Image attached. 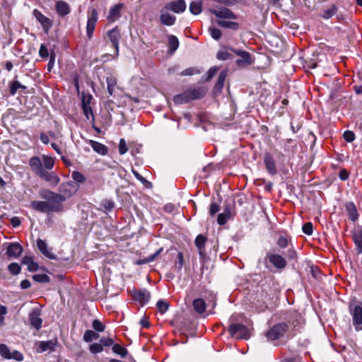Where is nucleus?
<instances>
[{"mask_svg": "<svg viewBox=\"0 0 362 362\" xmlns=\"http://www.w3.org/2000/svg\"><path fill=\"white\" fill-rule=\"evenodd\" d=\"M211 13L215 15L218 18L217 24L224 28H228L232 30H238L239 25L236 22L226 21L228 20H236V15L229 8H222L219 10L213 9L211 10Z\"/></svg>", "mask_w": 362, "mask_h": 362, "instance_id": "1", "label": "nucleus"}, {"mask_svg": "<svg viewBox=\"0 0 362 362\" xmlns=\"http://www.w3.org/2000/svg\"><path fill=\"white\" fill-rule=\"evenodd\" d=\"M288 329V325L286 322H279L272 326L265 333L268 341H272L283 337Z\"/></svg>", "mask_w": 362, "mask_h": 362, "instance_id": "2", "label": "nucleus"}, {"mask_svg": "<svg viewBox=\"0 0 362 362\" xmlns=\"http://www.w3.org/2000/svg\"><path fill=\"white\" fill-rule=\"evenodd\" d=\"M30 206L34 210L41 213L60 212L63 210V205H53L45 201H33Z\"/></svg>", "mask_w": 362, "mask_h": 362, "instance_id": "3", "label": "nucleus"}, {"mask_svg": "<svg viewBox=\"0 0 362 362\" xmlns=\"http://www.w3.org/2000/svg\"><path fill=\"white\" fill-rule=\"evenodd\" d=\"M228 329L230 336L235 339H248L250 337V329L243 324L232 323Z\"/></svg>", "mask_w": 362, "mask_h": 362, "instance_id": "4", "label": "nucleus"}, {"mask_svg": "<svg viewBox=\"0 0 362 362\" xmlns=\"http://www.w3.org/2000/svg\"><path fill=\"white\" fill-rule=\"evenodd\" d=\"M39 194L42 199L47 200V202L51 203L53 205H62V203L65 201L64 197L48 189L41 190Z\"/></svg>", "mask_w": 362, "mask_h": 362, "instance_id": "5", "label": "nucleus"}, {"mask_svg": "<svg viewBox=\"0 0 362 362\" xmlns=\"http://www.w3.org/2000/svg\"><path fill=\"white\" fill-rule=\"evenodd\" d=\"M267 262H270L274 267L278 269H284L286 267V260L280 255L267 253L264 259L265 266L267 269L269 267L267 264Z\"/></svg>", "mask_w": 362, "mask_h": 362, "instance_id": "6", "label": "nucleus"}, {"mask_svg": "<svg viewBox=\"0 0 362 362\" xmlns=\"http://www.w3.org/2000/svg\"><path fill=\"white\" fill-rule=\"evenodd\" d=\"M350 314L352 317L353 325L356 331L362 330V307L361 305L350 306Z\"/></svg>", "mask_w": 362, "mask_h": 362, "instance_id": "7", "label": "nucleus"}, {"mask_svg": "<svg viewBox=\"0 0 362 362\" xmlns=\"http://www.w3.org/2000/svg\"><path fill=\"white\" fill-rule=\"evenodd\" d=\"M98 20V13L96 9L93 8L90 11V14L88 16L87 23H86V35L87 37L90 40L94 33L95 25Z\"/></svg>", "mask_w": 362, "mask_h": 362, "instance_id": "8", "label": "nucleus"}, {"mask_svg": "<svg viewBox=\"0 0 362 362\" xmlns=\"http://www.w3.org/2000/svg\"><path fill=\"white\" fill-rule=\"evenodd\" d=\"M107 36L112 43V46L115 49V56L117 57L119 54V44L121 39V33L118 27L116 26L112 30H110L107 33Z\"/></svg>", "mask_w": 362, "mask_h": 362, "instance_id": "9", "label": "nucleus"}, {"mask_svg": "<svg viewBox=\"0 0 362 362\" xmlns=\"http://www.w3.org/2000/svg\"><path fill=\"white\" fill-rule=\"evenodd\" d=\"M33 14L36 18V20L42 25L45 33H47L52 26V21L49 18L46 17L45 15H43L37 9H34L33 11Z\"/></svg>", "mask_w": 362, "mask_h": 362, "instance_id": "10", "label": "nucleus"}, {"mask_svg": "<svg viewBox=\"0 0 362 362\" xmlns=\"http://www.w3.org/2000/svg\"><path fill=\"white\" fill-rule=\"evenodd\" d=\"M164 7L166 11H172L175 13H181L186 10L187 5L185 0H175L167 3Z\"/></svg>", "mask_w": 362, "mask_h": 362, "instance_id": "11", "label": "nucleus"}, {"mask_svg": "<svg viewBox=\"0 0 362 362\" xmlns=\"http://www.w3.org/2000/svg\"><path fill=\"white\" fill-rule=\"evenodd\" d=\"M37 175L40 178L50 182L52 185H57L59 182V177L54 172L42 168Z\"/></svg>", "mask_w": 362, "mask_h": 362, "instance_id": "12", "label": "nucleus"}, {"mask_svg": "<svg viewBox=\"0 0 362 362\" xmlns=\"http://www.w3.org/2000/svg\"><path fill=\"white\" fill-rule=\"evenodd\" d=\"M38 346L37 347V353H43L45 351H54L55 350V346L57 344V339H54L48 341H39Z\"/></svg>", "mask_w": 362, "mask_h": 362, "instance_id": "13", "label": "nucleus"}, {"mask_svg": "<svg viewBox=\"0 0 362 362\" xmlns=\"http://www.w3.org/2000/svg\"><path fill=\"white\" fill-rule=\"evenodd\" d=\"M29 321L31 326L37 330L41 328L42 320L40 317V311L39 309L35 308L29 313Z\"/></svg>", "mask_w": 362, "mask_h": 362, "instance_id": "14", "label": "nucleus"}, {"mask_svg": "<svg viewBox=\"0 0 362 362\" xmlns=\"http://www.w3.org/2000/svg\"><path fill=\"white\" fill-rule=\"evenodd\" d=\"M23 251V249L19 243H11L7 247L6 255L9 258L16 259L21 255Z\"/></svg>", "mask_w": 362, "mask_h": 362, "instance_id": "15", "label": "nucleus"}, {"mask_svg": "<svg viewBox=\"0 0 362 362\" xmlns=\"http://www.w3.org/2000/svg\"><path fill=\"white\" fill-rule=\"evenodd\" d=\"M133 297L140 304L145 305L149 301L151 295L148 291L143 289L134 291Z\"/></svg>", "mask_w": 362, "mask_h": 362, "instance_id": "16", "label": "nucleus"}, {"mask_svg": "<svg viewBox=\"0 0 362 362\" xmlns=\"http://www.w3.org/2000/svg\"><path fill=\"white\" fill-rule=\"evenodd\" d=\"M168 11L165 8L160 11V21L162 24L171 26L175 23L176 17Z\"/></svg>", "mask_w": 362, "mask_h": 362, "instance_id": "17", "label": "nucleus"}, {"mask_svg": "<svg viewBox=\"0 0 362 362\" xmlns=\"http://www.w3.org/2000/svg\"><path fill=\"white\" fill-rule=\"evenodd\" d=\"M55 9L58 15L61 17H64L71 12V8L69 4L62 0L56 2Z\"/></svg>", "mask_w": 362, "mask_h": 362, "instance_id": "18", "label": "nucleus"}, {"mask_svg": "<svg viewBox=\"0 0 362 362\" xmlns=\"http://www.w3.org/2000/svg\"><path fill=\"white\" fill-rule=\"evenodd\" d=\"M59 190L62 194L61 196H63L65 197V200L71 197L72 194H74L76 189L74 188V185L71 182L63 183L60 185Z\"/></svg>", "mask_w": 362, "mask_h": 362, "instance_id": "19", "label": "nucleus"}, {"mask_svg": "<svg viewBox=\"0 0 362 362\" xmlns=\"http://www.w3.org/2000/svg\"><path fill=\"white\" fill-rule=\"evenodd\" d=\"M37 245L39 250L47 257L49 259H54L55 255L51 252L45 241L42 239H37Z\"/></svg>", "mask_w": 362, "mask_h": 362, "instance_id": "20", "label": "nucleus"}, {"mask_svg": "<svg viewBox=\"0 0 362 362\" xmlns=\"http://www.w3.org/2000/svg\"><path fill=\"white\" fill-rule=\"evenodd\" d=\"M122 6L123 5L122 4H118L117 5H115L113 7H112L109 11V14L107 18V20L111 22H114V21H117V19H119V18L120 17V12H121Z\"/></svg>", "mask_w": 362, "mask_h": 362, "instance_id": "21", "label": "nucleus"}, {"mask_svg": "<svg viewBox=\"0 0 362 362\" xmlns=\"http://www.w3.org/2000/svg\"><path fill=\"white\" fill-rule=\"evenodd\" d=\"M186 91L190 101L202 98L206 94L205 90L202 88L188 89Z\"/></svg>", "mask_w": 362, "mask_h": 362, "instance_id": "22", "label": "nucleus"}, {"mask_svg": "<svg viewBox=\"0 0 362 362\" xmlns=\"http://www.w3.org/2000/svg\"><path fill=\"white\" fill-rule=\"evenodd\" d=\"M345 209L348 213L349 218L352 221H356L358 218V213L356 205L353 202H347L345 204Z\"/></svg>", "mask_w": 362, "mask_h": 362, "instance_id": "23", "label": "nucleus"}, {"mask_svg": "<svg viewBox=\"0 0 362 362\" xmlns=\"http://www.w3.org/2000/svg\"><path fill=\"white\" fill-rule=\"evenodd\" d=\"M264 164L269 174L274 175L276 174V164L274 158L270 154H266L264 156Z\"/></svg>", "mask_w": 362, "mask_h": 362, "instance_id": "24", "label": "nucleus"}, {"mask_svg": "<svg viewBox=\"0 0 362 362\" xmlns=\"http://www.w3.org/2000/svg\"><path fill=\"white\" fill-rule=\"evenodd\" d=\"M89 144L95 152L100 155L105 156L108 152L107 147L100 142L90 140Z\"/></svg>", "mask_w": 362, "mask_h": 362, "instance_id": "25", "label": "nucleus"}, {"mask_svg": "<svg viewBox=\"0 0 362 362\" xmlns=\"http://www.w3.org/2000/svg\"><path fill=\"white\" fill-rule=\"evenodd\" d=\"M29 165L35 175H37L43 168L42 160L37 156L32 157L29 160Z\"/></svg>", "mask_w": 362, "mask_h": 362, "instance_id": "26", "label": "nucleus"}, {"mask_svg": "<svg viewBox=\"0 0 362 362\" xmlns=\"http://www.w3.org/2000/svg\"><path fill=\"white\" fill-rule=\"evenodd\" d=\"M168 52L170 54H173L179 47V40L177 37L173 35H170L168 37Z\"/></svg>", "mask_w": 362, "mask_h": 362, "instance_id": "27", "label": "nucleus"}, {"mask_svg": "<svg viewBox=\"0 0 362 362\" xmlns=\"http://www.w3.org/2000/svg\"><path fill=\"white\" fill-rule=\"evenodd\" d=\"M206 242V238L203 235H199L195 238L194 244L199 250V254L200 256L204 255V248Z\"/></svg>", "mask_w": 362, "mask_h": 362, "instance_id": "28", "label": "nucleus"}, {"mask_svg": "<svg viewBox=\"0 0 362 362\" xmlns=\"http://www.w3.org/2000/svg\"><path fill=\"white\" fill-rule=\"evenodd\" d=\"M228 74V71L224 69L221 71L218 75V79L216 81V83L214 86V90L218 92H221L223 89V84L226 80V78Z\"/></svg>", "mask_w": 362, "mask_h": 362, "instance_id": "29", "label": "nucleus"}, {"mask_svg": "<svg viewBox=\"0 0 362 362\" xmlns=\"http://www.w3.org/2000/svg\"><path fill=\"white\" fill-rule=\"evenodd\" d=\"M194 310L198 314H203L206 310V303L202 298H196L192 302Z\"/></svg>", "mask_w": 362, "mask_h": 362, "instance_id": "30", "label": "nucleus"}, {"mask_svg": "<svg viewBox=\"0 0 362 362\" xmlns=\"http://www.w3.org/2000/svg\"><path fill=\"white\" fill-rule=\"evenodd\" d=\"M189 11L193 15H198L202 11V1H194L189 4Z\"/></svg>", "mask_w": 362, "mask_h": 362, "instance_id": "31", "label": "nucleus"}, {"mask_svg": "<svg viewBox=\"0 0 362 362\" xmlns=\"http://www.w3.org/2000/svg\"><path fill=\"white\" fill-rule=\"evenodd\" d=\"M353 239L356 247L357 253H362V229L353 235Z\"/></svg>", "mask_w": 362, "mask_h": 362, "instance_id": "32", "label": "nucleus"}, {"mask_svg": "<svg viewBox=\"0 0 362 362\" xmlns=\"http://www.w3.org/2000/svg\"><path fill=\"white\" fill-rule=\"evenodd\" d=\"M234 52L240 57V59L236 60L238 64L242 63L250 64V54L245 51H234Z\"/></svg>", "mask_w": 362, "mask_h": 362, "instance_id": "33", "label": "nucleus"}, {"mask_svg": "<svg viewBox=\"0 0 362 362\" xmlns=\"http://www.w3.org/2000/svg\"><path fill=\"white\" fill-rule=\"evenodd\" d=\"M112 351L119 355L121 358H125L128 354V351L119 344H115L112 347Z\"/></svg>", "mask_w": 362, "mask_h": 362, "instance_id": "34", "label": "nucleus"}, {"mask_svg": "<svg viewBox=\"0 0 362 362\" xmlns=\"http://www.w3.org/2000/svg\"><path fill=\"white\" fill-rule=\"evenodd\" d=\"M173 101L175 104H184L189 102V99L188 95L187 94V91H184L183 93L176 95L173 98Z\"/></svg>", "mask_w": 362, "mask_h": 362, "instance_id": "35", "label": "nucleus"}, {"mask_svg": "<svg viewBox=\"0 0 362 362\" xmlns=\"http://www.w3.org/2000/svg\"><path fill=\"white\" fill-rule=\"evenodd\" d=\"M42 159L43 165L45 166L44 169L50 170L54 168V160L52 157L43 155L42 156Z\"/></svg>", "mask_w": 362, "mask_h": 362, "instance_id": "36", "label": "nucleus"}, {"mask_svg": "<svg viewBox=\"0 0 362 362\" xmlns=\"http://www.w3.org/2000/svg\"><path fill=\"white\" fill-rule=\"evenodd\" d=\"M99 334L93 330H86L83 334V340L86 342H90L98 339Z\"/></svg>", "mask_w": 362, "mask_h": 362, "instance_id": "37", "label": "nucleus"}, {"mask_svg": "<svg viewBox=\"0 0 362 362\" xmlns=\"http://www.w3.org/2000/svg\"><path fill=\"white\" fill-rule=\"evenodd\" d=\"M71 177L73 180L78 185L83 184V182H86V177L81 173L77 170H74L72 172Z\"/></svg>", "mask_w": 362, "mask_h": 362, "instance_id": "38", "label": "nucleus"}, {"mask_svg": "<svg viewBox=\"0 0 362 362\" xmlns=\"http://www.w3.org/2000/svg\"><path fill=\"white\" fill-rule=\"evenodd\" d=\"M25 89L26 86L22 85L18 81H14L10 84L9 92L11 95H14L19 89Z\"/></svg>", "mask_w": 362, "mask_h": 362, "instance_id": "39", "label": "nucleus"}, {"mask_svg": "<svg viewBox=\"0 0 362 362\" xmlns=\"http://www.w3.org/2000/svg\"><path fill=\"white\" fill-rule=\"evenodd\" d=\"M106 83H107V86L108 93L110 95H112V94L115 91V88L117 85V80L114 77H112V76L107 77L106 78Z\"/></svg>", "mask_w": 362, "mask_h": 362, "instance_id": "40", "label": "nucleus"}, {"mask_svg": "<svg viewBox=\"0 0 362 362\" xmlns=\"http://www.w3.org/2000/svg\"><path fill=\"white\" fill-rule=\"evenodd\" d=\"M157 308L158 311L163 314L165 313L169 308V303L164 300H159L156 303Z\"/></svg>", "mask_w": 362, "mask_h": 362, "instance_id": "41", "label": "nucleus"}, {"mask_svg": "<svg viewBox=\"0 0 362 362\" xmlns=\"http://www.w3.org/2000/svg\"><path fill=\"white\" fill-rule=\"evenodd\" d=\"M201 70H199V69L196 68V67H189V68H187L185 70H183L181 73H180V75L181 76H192V75H195V74H199L201 73Z\"/></svg>", "mask_w": 362, "mask_h": 362, "instance_id": "42", "label": "nucleus"}, {"mask_svg": "<svg viewBox=\"0 0 362 362\" xmlns=\"http://www.w3.org/2000/svg\"><path fill=\"white\" fill-rule=\"evenodd\" d=\"M8 269L13 275H18L21 271V267L18 263H11L8 266Z\"/></svg>", "mask_w": 362, "mask_h": 362, "instance_id": "43", "label": "nucleus"}, {"mask_svg": "<svg viewBox=\"0 0 362 362\" xmlns=\"http://www.w3.org/2000/svg\"><path fill=\"white\" fill-rule=\"evenodd\" d=\"M33 279L36 282L47 283L49 281V277L45 274H35L33 276Z\"/></svg>", "mask_w": 362, "mask_h": 362, "instance_id": "44", "label": "nucleus"}, {"mask_svg": "<svg viewBox=\"0 0 362 362\" xmlns=\"http://www.w3.org/2000/svg\"><path fill=\"white\" fill-rule=\"evenodd\" d=\"M11 351L8 347L4 344H0V356L3 358L9 359Z\"/></svg>", "mask_w": 362, "mask_h": 362, "instance_id": "45", "label": "nucleus"}, {"mask_svg": "<svg viewBox=\"0 0 362 362\" xmlns=\"http://www.w3.org/2000/svg\"><path fill=\"white\" fill-rule=\"evenodd\" d=\"M89 350L92 354H95L101 353L103 351V347L100 343H94L90 345Z\"/></svg>", "mask_w": 362, "mask_h": 362, "instance_id": "46", "label": "nucleus"}, {"mask_svg": "<svg viewBox=\"0 0 362 362\" xmlns=\"http://www.w3.org/2000/svg\"><path fill=\"white\" fill-rule=\"evenodd\" d=\"M209 31L210 32L212 38L216 40H218L222 35L221 30L216 28H209Z\"/></svg>", "mask_w": 362, "mask_h": 362, "instance_id": "47", "label": "nucleus"}, {"mask_svg": "<svg viewBox=\"0 0 362 362\" xmlns=\"http://www.w3.org/2000/svg\"><path fill=\"white\" fill-rule=\"evenodd\" d=\"M93 97L90 94L83 93L81 98V107L90 106Z\"/></svg>", "mask_w": 362, "mask_h": 362, "instance_id": "48", "label": "nucleus"}, {"mask_svg": "<svg viewBox=\"0 0 362 362\" xmlns=\"http://www.w3.org/2000/svg\"><path fill=\"white\" fill-rule=\"evenodd\" d=\"M82 110H83V114H84L85 117H86V119H91L92 122H93L95 117H94L91 107L90 106L83 107H82Z\"/></svg>", "mask_w": 362, "mask_h": 362, "instance_id": "49", "label": "nucleus"}, {"mask_svg": "<svg viewBox=\"0 0 362 362\" xmlns=\"http://www.w3.org/2000/svg\"><path fill=\"white\" fill-rule=\"evenodd\" d=\"M93 328L99 332L105 330V325L98 320H94L92 323Z\"/></svg>", "mask_w": 362, "mask_h": 362, "instance_id": "50", "label": "nucleus"}, {"mask_svg": "<svg viewBox=\"0 0 362 362\" xmlns=\"http://www.w3.org/2000/svg\"><path fill=\"white\" fill-rule=\"evenodd\" d=\"M128 151L126 141L124 139H121L119 144V153L120 155L125 154Z\"/></svg>", "mask_w": 362, "mask_h": 362, "instance_id": "51", "label": "nucleus"}, {"mask_svg": "<svg viewBox=\"0 0 362 362\" xmlns=\"http://www.w3.org/2000/svg\"><path fill=\"white\" fill-rule=\"evenodd\" d=\"M162 251V247L158 249L156 252L144 259V263H149L153 262L160 254Z\"/></svg>", "mask_w": 362, "mask_h": 362, "instance_id": "52", "label": "nucleus"}, {"mask_svg": "<svg viewBox=\"0 0 362 362\" xmlns=\"http://www.w3.org/2000/svg\"><path fill=\"white\" fill-rule=\"evenodd\" d=\"M343 138L347 142H352L355 139V134L353 132L346 130L343 134Z\"/></svg>", "mask_w": 362, "mask_h": 362, "instance_id": "53", "label": "nucleus"}, {"mask_svg": "<svg viewBox=\"0 0 362 362\" xmlns=\"http://www.w3.org/2000/svg\"><path fill=\"white\" fill-rule=\"evenodd\" d=\"M313 226L310 222L305 223L302 227L303 232L308 235H310L313 233Z\"/></svg>", "mask_w": 362, "mask_h": 362, "instance_id": "54", "label": "nucleus"}, {"mask_svg": "<svg viewBox=\"0 0 362 362\" xmlns=\"http://www.w3.org/2000/svg\"><path fill=\"white\" fill-rule=\"evenodd\" d=\"M9 359H14L17 361H21L23 360V355L18 351H13L11 352Z\"/></svg>", "mask_w": 362, "mask_h": 362, "instance_id": "55", "label": "nucleus"}, {"mask_svg": "<svg viewBox=\"0 0 362 362\" xmlns=\"http://www.w3.org/2000/svg\"><path fill=\"white\" fill-rule=\"evenodd\" d=\"M100 343L103 346H112L115 344L113 339L110 337H102L100 339Z\"/></svg>", "mask_w": 362, "mask_h": 362, "instance_id": "56", "label": "nucleus"}, {"mask_svg": "<svg viewBox=\"0 0 362 362\" xmlns=\"http://www.w3.org/2000/svg\"><path fill=\"white\" fill-rule=\"evenodd\" d=\"M336 13V8L334 7L324 11L323 13L322 14V17L325 19H329L332 16H333Z\"/></svg>", "mask_w": 362, "mask_h": 362, "instance_id": "57", "label": "nucleus"}, {"mask_svg": "<svg viewBox=\"0 0 362 362\" xmlns=\"http://www.w3.org/2000/svg\"><path fill=\"white\" fill-rule=\"evenodd\" d=\"M277 245L281 248H285L288 245V239L281 235L277 240Z\"/></svg>", "mask_w": 362, "mask_h": 362, "instance_id": "58", "label": "nucleus"}, {"mask_svg": "<svg viewBox=\"0 0 362 362\" xmlns=\"http://www.w3.org/2000/svg\"><path fill=\"white\" fill-rule=\"evenodd\" d=\"M177 259V261H176L175 263V266L176 268L180 270L182 268L184 264V256L182 252L178 253Z\"/></svg>", "mask_w": 362, "mask_h": 362, "instance_id": "59", "label": "nucleus"}, {"mask_svg": "<svg viewBox=\"0 0 362 362\" xmlns=\"http://www.w3.org/2000/svg\"><path fill=\"white\" fill-rule=\"evenodd\" d=\"M218 71V68L216 66L211 67L206 72V77L204 79L205 81L211 80L216 74Z\"/></svg>", "mask_w": 362, "mask_h": 362, "instance_id": "60", "label": "nucleus"}, {"mask_svg": "<svg viewBox=\"0 0 362 362\" xmlns=\"http://www.w3.org/2000/svg\"><path fill=\"white\" fill-rule=\"evenodd\" d=\"M39 54L42 58H47L49 56V51L47 47L44 45L42 44L40 47L39 50Z\"/></svg>", "mask_w": 362, "mask_h": 362, "instance_id": "61", "label": "nucleus"}, {"mask_svg": "<svg viewBox=\"0 0 362 362\" xmlns=\"http://www.w3.org/2000/svg\"><path fill=\"white\" fill-rule=\"evenodd\" d=\"M229 218H230L229 217L224 215L223 213H221L218 215L217 222L219 225L223 226L227 223V221Z\"/></svg>", "mask_w": 362, "mask_h": 362, "instance_id": "62", "label": "nucleus"}, {"mask_svg": "<svg viewBox=\"0 0 362 362\" xmlns=\"http://www.w3.org/2000/svg\"><path fill=\"white\" fill-rule=\"evenodd\" d=\"M7 313V308L4 305H0V325L4 322V315Z\"/></svg>", "mask_w": 362, "mask_h": 362, "instance_id": "63", "label": "nucleus"}, {"mask_svg": "<svg viewBox=\"0 0 362 362\" xmlns=\"http://www.w3.org/2000/svg\"><path fill=\"white\" fill-rule=\"evenodd\" d=\"M219 205L216 203H211L210 206L209 213L211 216L215 215L219 211Z\"/></svg>", "mask_w": 362, "mask_h": 362, "instance_id": "64", "label": "nucleus"}]
</instances>
